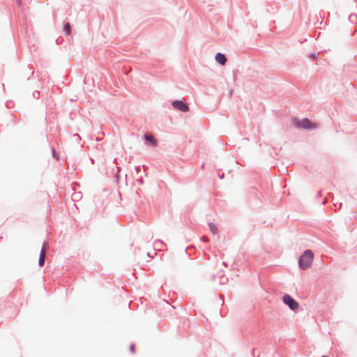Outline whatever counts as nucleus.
Returning a JSON list of instances; mask_svg holds the SVG:
<instances>
[{
  "label": "nucleus",
  "instance_id": "nucleus-1",
  "mask_svg": "<svg viewBox=\"0 0 357 357\" xmlns=\"http://www.w3.org/2000/svg\"><path fill=\"white\" fill-rule=\"evenodd\" d=\"M314 259V253L311 250H305L298 257V266L301 270L308 269L312 264Z\"/></svg>",
  "mask_w": 357,
  "mask_h": 357
},
{
  "label": "nucleus",
  "instance_id": "nucleus-2",
  "mask_svg": "<svg viewBox=\"0 0 357 357\" xmlns=\"http://www.w3.org/2000/svg\"><path fill=\"white\" fill-rule=\"evenodd\" d=\"M292 124L297 128L307 130H312L316 128V126L307 118L299 119L294 116L291 119Z\"/></svg>",
  "mask_w": 357,
  "mask_h": 357
},
{
  "label": "nucleus",
  "instance_id": "nucleus-3",
  "mask_svg": "<svg viewBox=\"0 0 357 357\" xmlns=\"http://www.w3.org/2000/svg\"><path fill=\"white\" fill-rule=\"evenodd\" d=\"M282 301L291 310H296L299 307L298 303L289 294H286L282 296Z\"/></svg>",
  "mask_w": 357,
  "mask_h": 357
},
{
  "label": "nucleus",
  "instance_id": "nucleus-4",
  "mask_svg": "<svg viewBox=\"0 0 357 357\" xmlns=\"http://www.w3.org/2000/svg\"><path fill=\"white\" fill-rule=\"evenodd\" d=\"M172 106L174 109L182 112H186L189 110V107L183 100H174L172 102Z\"/></svg>",
  "mask_w": 357,
  "mask_h": 357
},
{
  "label": "nucleus",
  "instance_id": "nucleus-5",
  "mask_svg": "<svg viewBox=\"0 0 357 357\" xmlns=\"http://www.w3.org/2000/svg\"><path fill=\"white\" fill-rule=\"evenodd\" d=\"M144 144L147 146L154 147L158 144V140L151 135H144Z\"/></svg>",
  "mask_w": 357,
  "mask_h": 357
},
{
  "label": "nucleus",
  "instance_id": "nucleus-6",
  "mask_svg": "<svg viewBox=\"0 0 357 357\" xmlns=\"http://www.w3.org/2000/svg\"><path fill=\"white\" fill-rule=\"evenodd\" d=\"M47 245L46 242L43 243L42 249L40 250L38 259V266L40 267H43L45 265V246Z\"/></svg>",
  "mask_w": 357,
  "mask_h": 357
},
{
  "label": "nucleus",
  "instance_id": "nucleus-7",
  "mask_svg": "<svg viewBox=\"0 0 357 357\" xmlns=\"http://www.w3.org/2000/svg\"><path fill=\"white\" fill-rule=\"evenodd\" d=\"M215 60L220 65H224L226 63L227 58L225 54L218 52L215 56Z\"/></svg>",
  "mask_w": 357,
  "mask_h": 357
},
{
  "label": "nucleus",
  "instance_id": "nucleus-8",
  "mask_svg": "<svg viewBox=\"0 0 357 357\" xmlns=\"http://www.w3.org/2000/svg\"><path fill=\"white\" fill-rule=\"evenodd\" d=\"M71 25L68 22H65L63 26V31L66 36L71 34Z\"/></svg>",
  "mask_w": 357,
  "mask_h": 357
},
{
  "label": "nucleus",
  "instance_id": "nucleus-9",
  "mask_svg": "<svg viewBox=\"0 0 357 357\" xmlns=\"http://www.w3.org/2000/svg\"><path fill=\"white\" fill-rule=\"evenodd\" d=\"M120 171H121V167H116V169L114 170L113 172H112L114 181L116 183H119V179H120L119 172H120Z\"/></svg>",
  "mask_w": 357,
  "mask_h": 357
},
{
  "label": "nucleus",
  "instance_id": "nucleus-10",
  "mask_svg": "<svg viewBox=\"0 0 357 357\" xmlns=\"http://www.w3.org/2000/svg\"><path fill=\"white\" fill-rule=\"evenodd\" d=\"M208 227H209V229L210 231L213 234H217L218 232V229L215 226V225L213 222H208Z\"/></svg>",
  "mask_w": 357,
  "mask_h": 357
},
{
  "label": "nucleus",
  "instance_id": "nucleus-11",
  "mask_svg": "<svg viewBox=\"0 0 357 357\" xmlns=\"http://www.w3.org/2000/svg\"><path fill=\"white\" fill-rule=\"evenodd\" d=\"M349 20L352 24L357 23V15L355 13H351L349 15Z\"/></svg>",
  "mask_w": 357,
  "mask_h": 357
},
{
  "label": "nucleus",
  "instance_id": "nucleus-12",
  "mask_svg": "<svg viewBox=\"0 0 357 357\" xmlns=\"http://www.w3.org/2000/svg\"><path fill=\"white\" fill-rule=\"evenodd\" d=\"M250 193L252 195H254L257 199H259V191L257 188H252L250 191Z\"/></svg>",
  "mask_w": 357,
  "mask_h": 357
},
{
  "label": "nucleus",
  "instance_id": "nucleus-13",
  "mask_svg": "<svg viewBox=\"0 0 357 357\" xmlns=\"http://www.w3.org/2000/svg\"><path fill=\"white\" fill-rule=\"evenodd\" d=\"M155 246L158 247V250H162V246H165V243L161 240H156L154 243Z\"/></svg>",
  "mask_w": 357,
  "mask_h": 357
},
{
  "label": "nucleus",
  "instance_id": "nucleus-14",
  "mask_svg": "<svg viewBox=\"0 0 357 357\" xmlns=\"http://www.w3.org/2000/svg\"><path fill=\"white\" fill-rule=\"evenodd\" d=\"M219 278H220V281H219V283L220 284H225L227 283V282L228 281V279L227 278H226L223 274H221L220 276H219Z\"/></svg>",
  "mask_w": 357,
  "mask_h": 357
},
{
  "label": "nucleus",
  "instance_id": "nucleus-15",
  "mask_svg": "<svg viewBox=\"0 0 357 357\" xmlns=\"http://www.w3.org/2000/svg\"><path fill=\"white\" fill-rule=\"evenodd\" d=\"M5 105L7 108H12L14 106V102L12 100H8L6 102Z\"/></svg>",
  "mask_w": 357,
  "mask_h": 357
},
{
  "label": "nucleus",
  "instance_id": "nucleus-16",
  "mask_svg": "<svg viewBox=\"0 0 357 357\" xmlns=\"http://www.w3.org/2000/svg\"><path fill=\"white\" fill-rule=\"evenodd\" d=\"M308 57L312 59V61H314L317 59V54L314 53V52H310L309 54H308Z\"/></svg>",
  "mask_w": 357,
  "mask_h": 357
},
{
  "label": "nucleus",
  "instance_id": "nucleus-17",
  "mask_svg": "<svg viewBox=\"0 0 357 357\" xmlns=\"http://www.w3.org/2000/svg\"><path fill=\"white\" fill-rule=\"evenodd\" d=\"M52 157L54 158H56V160L59 159V155L58 154L56 153L55 149L54 148L52 149Z\"/></svg>",
  "mask_w": 357,
  "mask_h": 357
},
{
  "label": "nucleus",
  "instance_id": "nucleus-18",
  "mask_svg": "<svg viewBox=\"0 0 357 357\" xmlns=\"http://www.w3.org/2000/svg\"><path fill=\"white\" fill-rule=\"evenodd\" d=\"M40 92L38 90H36L33 92V97L35 98H38L39 97Z\"/></svg>",
  "mask_w": 357,
  "mask_h": 357
},
{
  "label": "nucleus",
  "instance_id": "nucleus-19",
  "mask_svg": "<svg viewBox=\"0 0 357 357\" xmlns=\"http://www.w3.org/2000/svg\"><path fill=\"white\" fill-rule=\"evenodd\" d=\"M130 352H132V354L135 353V344L132 343L130 345Z\"/></svg>",
  "mask_w": 357,
  "mask_h": 357
},
{
  "label": "nucleus",
  "instance_id": "nucleus-20",
  "mask_svg": "<svg viewBox=\"0 0 357 357\" xmlns=\"http://www.w3.org/2000/svg\"><path fill=\"white\" fill-rule=\"evenodd\" d=\"M137 181L139 182L140 184H143L144 183V179H143V178L142 176L140 178H137Z\"/></svg>",
  "mask_w": 357,
  "mask_h": 357
},
{
  "label": "nucleus",
  "instance_id": "nucleus-21",
  "mask_svg": "<svg viewBox=\"0 0 357 357\" xmlns=\"http://www.w3.org/2000/svg\"><path fill=\"white\" fill-rule=\"evenodd\" d=\"M135 170L137 173L139 172V171L141 170V167L140 166H138V167H135Z\"/></svg>",
  "mask_w": 357,
  "mask_h": 357
},
{
  "label": "nucleus",
  "instance_id": "nucleus-22",
  "mask_svg": "<svg viewBox=\"0 0 357 357\" xmlns=\"http://www.w3.org/2000/svg\"><path fill=\"white\" fill-rule=\"evenodd\" d=\"M201 240H202V241H207V238H206V237H205V236H202V237L201 238Z\"/></svg>",
  "mask_w": 357,
  "mask_h": 357
},
{
  "label": "nucleus",
  "instance_id": "nucleus-23",
  "mask_svg": "<svg viewBox=\"0 0 357 357\" xmlns=\"http://www.w3.org/2000/svg\"><path fill=\"white\" fill-rule=\"evenodd\" d=\"M56 44H57V45H59V44H60V43H61V42H60V39H59V38H57V39L56 40Z\"/></svg>",
  "mask_w": 357,
  "mask_h": 357
},
{
  "label": "nucleus",
  "instance_id": "nucleus-24",
  "mask_svg": "<svg viewBox=\"0 0 357 357\" xmlns=\"http://www.w3.org/2000/svg\"><path fill=\"white\" fill-rule=\"evenodd\" d=\"M218 176H219V178H223V177H224V175H223V174H218Z\"/></svg>",
  "mask_w": 357,
  "mask_h": 357
},
{
  "label": "nucleus",
  "instance_id": "nucleus-25",
  "mask_svg": "<svg viewBox=\"0 0 357 357\" xmlns=\"http://www.w3.org/2000/svg\"><path fill=\"white\" fill-rule=\"evenodd\" d=\"M326 202V199L323 200V202H321L322 204H325Z\"/></svg>",
  "mask_w": 357,
  "mask_h": 357
},
{
  "label": "nucleus",
  "instance_id": "nucleus-26",
  "mask_svg": "<svg viewBox=\"0 0 357 357\" xmlns=\"http://www.w3.org/2000/svg\"><path fill=\"white\" fill-rule=\"evenodd\" d=\"M142 167H143L144 169H146V168H147V167H146L145 165H142Z\"/></svg>",
  "mask_w": 357,
  "mask_h": 357
},
{
  "label": "nucleus",
  "instance_id": "nucleus-27",
  "mask_svg": "<svg viewBox=\"0 0 357 357\" xmlns=\"http://www.w3.org/2000/svg\"><path fill=\"white\" fill-rule=\"evenodd\" d=\"M317 196H321V191L318 192Z\"/></svg>",
  "mask_w": 357,
  "mask_h": 357
},
{
  "label": "nucleus",
  "instance_id": "nucleus-28",
  "mask_svg": "<svg viewBox=\"0 0 357 357\" xmlns=\"http://www.w3.org/2000/svg\"><path fill=\"white\" fill-rule=\"evenodd\" d=\"M222 264H223L224 266H227V264H226V262H225V261H223V262H222Z\"/></svg>",
  "mask_w": 357,
  "mask_h": 357
},
{
  "label": "nucleus",
  "instance_id": "nucleus-29",
  "mask_svg": "<svg viewBox=\"0 0 357 357\" xmlns=\"http://www.w3.org/2000/svg\"><path fill=\"white\" fill-rule=\"evenodd\" d=\"M341 206H342V203H340V204H339V208H341Z\"/></svg>",
  "mask_w": 357,
  "mask_h": 357
},
{
  "label": "nucleus",
  "instance_id": "nucleus-30",
  "mask_svg": "<svg viewBox=\"0 0 357 357\" xmlns=\"http://www.w3.org/2000/svg\"><path fill=\"white\" fill-rule=\"evenodd\" d=\"M254 352H255V349H252V355H253V356L255 355V353H254Z\"/></svg>",
  "mask_w": 357,
  "mask_h": 357
},
{
  "label": "nucleus",
  "instance_id": "nucleus-31",
  "mask_svg": "<svg viewBox=\"0 0 357 357\" xmlns=\"http://www.w3.org/2000/svg\"><path fill=\"white\" fill-rule=\"evenodd\" d=\"M321 357H329L328 356H326V355H324L322 356Z\"/></svg>",
  "mask_w": 357,
  "mask_h": 357
}]
</instances>
